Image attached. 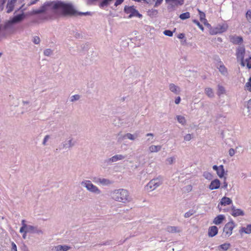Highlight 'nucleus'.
I'll list each match as a JSON object with an SVG mask.
<instances>
[{
  "label": "nucleus",
  "mask_w": 251,
  "mask_h": 251,
  "mask_svg": "<svg viewBox=\"0 0 251 251\" xmlns=\"http://www.w3.org/2000/svg\"><path fill=\"white\" fill-rule=\"evenodd\" d=\"M241 231L246 234L251 233V224L247 225L246 227H243L241 229Z\"/></svg>",
  "instance_id": "nucleus-34"
},
{
  "label": "nucleus",
  "mask_w": 251,
  "mask_h": 251,
  "mask_svg": "<svg viewBox=\"0 0 251 251\" xmlns=\"http://www.w3.org/2000/svg\"><path fill=\"white\" fill-rule=\"evenodd\" d=\"M124 11L126 13L129 15L128 16V18H131L132 17H133L139 18L142 17V15L140 14L136 9H135L133 6H126L124 8Z\"/></svg>",
  "instance_id": "nucleus-6"
},
{
  "label": "nucleus",
  "mask_w": 251,
  "mask_h": 251,
  "mask_svg": "<svg viewBox=\"0 0 251 251\" xmlns=\"http://www.w3.org/2000/svg\"><path fill=\"white\" fill-rule=\"evenodd\" d=\"M124 0H116L114 5L115 6H117L118 5L121 4L124 1Z\"/></svg>",
  "instance_id": "nucleus-59"
},
{
  "label": "nucleus",
  "mask_w": 251,
  "mask_h": 251,
  "mask_svg": "<svg viewBox=\"0 0 251 251\" xmlns=\"http://www.w3.org/2000/svg\"><path fill=\"white\" fill-rule=\"evenodd\" d=\"M110 195L112 200L124 203L130 202L132 200L129 191L126 189H115L111 192Z\"/></svg>",
  "instance_id": "nucleus-2"
},
{
  "label": "nucleus",
  "mask_w": 251,
  "mask_h": 251,
  "mask_svg": "<svg viewBox=\"0 0 251 251\" xmlns=\"http://www.w3.org/2000/svg\"><path fill=\"white\" fill-rule=\"evenodd\" d=\"M43 233V232L42 230L41 229L38 228L37 227V226H36L35 229L34 230V231L33 232V233H37L38 234H42Z\"/></svg>",
  "instance_id": "nucleus-55"
},
{
  "label": "nucleus",
  "mask_w": 251,
  "mask_h": 251,
  "mask_svg": "<svg viewBox=\"0 0 251 251\" xmlns=\"http://www.w3.org/2000/svg\"><path fill=\"white\" fill-rule=\"evenodd\" d=\"M170 90L174 93L176 94H178L180 92V88L174 83H171L169 84Z\"/></svg>",
  "instance_id": "nucleus-22"
},
{
  "label": "nucleus",
  "mask_w": 251,
  "mask_h": 251,
  "mask_svg": "<svg viewBox=\"0 0 251 251\" xmlns=\"http://www.w3.org/2000/svg\"><path fill=\"white\" fill-rule=\"evenodd\" d=\"M218 69L219 72L221 73L222 75L225 76H227L228 75V71L227 68L225 66L222 62L220 61L219 67Z\"/></svg>",
  "instance_id": "nucleus-18"
},
{
  "label": "nucleus",
  "mask_w": 251,
  "mask_h": 251,
  "mask_svg": "<svg viewBox=\"0 0 251 251\" xmlns=\"http://www.w3.org/2000/svg\"><path fill=\"white\" fill-rule=\"evenodd\" d=\"M36 226L28 225L26 228H25L26 232H28V233H33L34 230L35 229Z\"/></svg>",
  "instance_id": "nucleus-37"
},
{
  "label": "nucleus",
  "mask_w": 251,
  "mask_h": 251,
  "mask_svg": "<svg viewBox=\"0 0 251 251\" xmlns=\"http://www.w3.org/2000/svg\"><path fill=\"white\" fill-rule=\"evenodd\" d=\"M221 184L220 181L218 179L212 180L209 185V189L213 190L220 188Z\"/></svg>",
  "instance_id": "nucleus-14"
},
{
  "label": "nucleus",
  "mask_w": 251,
  "mask_h": 251,
  "mask_svg": "<svg viewBox=\"0 0 251 251\" xmlns=\"http://www.w3.org/2000/svg\"><path fill=\"white\" fill-rule=\"evenodd\" d=\"M231 214L233 217H237L239 216H244V212L241 209H238L235 206L232 205L231 207Z\"/></svg>",
  "instance_id": "nucleus-12"
},
{
  "label": "nucleus",
  "mask_w": 251,
  "mask_h": 251,
  "mask_svg": "<svg viewBox=\"0 0 251 251\" xmlns=\"http://www.w3.org/2000/svg\"><path fill=\"white\" fill-rule=\"evenodd\" d=\"M165 1L166 3L175 6L182 5L184 2V0H165Z\"/></svg>",
  "instance_id": "nucleus-23"
},
{
  "label": "nucleus",
  "mask_w": 251,
  "mask_h": 251,
  "mask_svg": "<svg viewBox=\"0 0 251 251\" xmlns=\"http://www.w3.org/2000/svg\"><path fill=\"white\" fill-rule=\"evenodd\" d=\"M93 181L95 183H99L102 186H108L113 183V181L104 178H94Z\"/></svg>",
  "instance_id": "nucleus-9"
},
{
  "label": "nucleus",
  "mask_w": 251,
  "mask_h": 251,
  "mask_svg": "<svg viewBox=\"0 0 251 251\" xmlns=\"http://www.w3.org/2000/svg\"><path fill=\"white\" fill-rule=\"evenodd\" d=\"M52 13L58 16H77L89 15L90 12H79L71 2L61 0L46 2L40 8L35 11V13L40 14Z\"/></svg>",
  "instance_id": "nucleus-1"
},
{
  "label": "nucleus",
  "mask_w": 251,
  "mask_h": 251,
  "mask_svg": "<svg viewBox=\"0 0 251 251\" xmlns=\"http://www.w3.org/2000/svg\"><path fill=\"white\" fill-rule=\"evenodd\" d=\"M160 145H151L149 147V151L151 153L157 152L161 149Z\"/></svg>",
  "instance_id": "nucleus-21"
},
{
  "label": "nucleus",
  "mask_w": 251,
  "mask_h": 251,
  "mask_svg": "<svg viewBox=\"0 0 251 251\" xmlns=\"http://www.w3.org/2000/svg\"><path fill=\"white\" fill-rule=\"evenodd\" d=\"M13 24H14L13 23V22L11 21V20L8 21L7 22H6L5 23V24L4 25V27H3L4 29L7 30L9 29H11L12 27V25Z\"/></svg>",
  "instance_id": "nucleus-31"
},
{
  "label": "nucleus",
  "mask_w": 251,
  "mask_h": 251,
  "mask_svg": "<svg viewBox=\"0 0 251 251\" xmlns=\"http://www.w3.org/2000/svg\"><path fill=\"white\" fill-rule=\"evenodd\" d=\"M180 98L179 97H178L175 100V103L176 104H178L180 103Z\"/></svg>",
  "instance_id": "nucleus-62"
},
{
  "label": "nucleus",
  "mask_w": 251,
  "mask_h": 251,
  "mask_svg": "<svg viewBox=\"0 0 251 251\" xmlns=\"http://www.w3.org/2000/svg\"><path fill=\"white\" fill-rule=\"evenodd\" d=\"M27 226L28 225L25 224V220H23L22 221V227L20 229V232L23 233L25 231V229Z\"/></svg>",
  "instance_id": "nucleus-38"
},
{
  "label": "nucleus",
  "mask_w": 251,
  "mask_h": 251,
  "mask_svg": "<svg viewBox=\"0 0 251 251\" xmlns=\"http://www.w3.org/2000/svg\"><path fill=\"white\" fill-rule=\"evenodd\" d=\"M52 53H53L52 50H51L50 49H46L44 51V54L47 56H49L51 55L52 54Z\"/></svg>",
  "instance_id": "nucleus-41"
},
{
  "label": "nucleus",
  "mask_w": 251,
  "mask_h": 251,
  "mask_svg": "<svg viewBox=\"0 0 251 251\" xmlns=\"http://www.w3.org/2000/svg\"><path fill=\"white\" fill-rule=\"evenodd\" d=\"M230 246V244L229 243H224L223 244H222L220 245L218 247V248L219 250H222L223 251H227L228 250Z\"/></svg>",
  "instance_id": "nucleus-32"
},
{
  "label": "nucleus",
  "mask_w": 251,
  "mask_h": 251,
  "mask_svg": "<svg viewBox=\"0 0 251 251\" xmlns=\"http://www.w3.org/2000/svg\"><path fill=\"white\" fill-rule=\"evenodd\" d=\"M126 156L122 154H116L105 160V162L110 163L112 162H117L119 160H123L126 158Z\"/></svg>",
  "instance_id": "nucleus-11"
},
{
  "label": "nucleus",
  "mask_w": 251,
  "mask_h": 251,
  "mask_svg": "<svg viewBox=\"0 0 251 251\" xmlns=\"http://www.w3.org/2000/svg\"><path fill=\"white\" fill-rule=\"evenodd\" d=\"M71 249L70 246L67 245H57L54 246L51 251H67Z\"/></svg>",
  "instance_id": "nucleus-16"
},
{
  "label": "nucleus",
  "mask_w": 251,
  "mask_h": 251,
  "mask_svg": "<svg viewBox=\"0 0 251 251\" xmlns=\"http://www.w3.org/2000/svg\"><path fill=\"white\" fill-rule=\"evenodd\" d=\"M11 245H12L11 251H17V246L14 242L12 243Z\"/></svg>",
  "instance_id": "nucleus-58"
},
{
  "label": "nucleus",
  "mask_w": 251,
  "mask_h": 251,
  "mask_svg": "<svg viewBox=\"0 0 251 251\" xmlns=\"http://www.w3.org/2000/svg\"><path fill=\"white\" fill-rule=\"evenodd\" d=\"M199 13L200 20L201 22H203L204 24H205L206 22V19H205V14L200 10L198 9Z\"/></svg>",
  "instance_id": "nucleus-28"
},
{
  "label": "nucleus",
  "mask_w": 251,
  "mask_h": 251,
  "mask_svg": "<svg viewBox=\"0 0 251 251\" xmlns=\"http://www.w3.org/2000/svg\"><path fill=\"white\" fill-rule=\"evenodd\" d=\"M203 176L205 178L210 180L212 178V175L211 173L208 172H205L203 173Z\"/></svg>",
  "instance_id": "nucleus-39"
},
{
  "label": "nucleus",
  "mask_w": 251,
  "mask_h": 251,
  "mask_svg": "<svg viewBox=\"0 0 251 251\" xmlns=\"http://www.w3.org/2000/svg\"><path fill=\"white\" fill-rule=\"evenodd\" d=\"M176 159L174 157H169L166 159V162L168 164H172L175 161Z\"/></svg>",
  "instance_id": "nucleus-43"
},
{
  "label": "nucleus",
  "mask_w": 251,
  "mask_h": 251,
  "mask_svg": "<svg viewBox=\"0 0 251 251\" xmlns=\"http://www.w3.org/2000/svg\"><path fill=\"white\" fill-rule=\"evenodd\" d=\"M163 181L162 177L159 176L150 180L146 185L145 188L148 191H152L162 185Z\"/></svg>",
  "instance_id": "nucleus-4"
},
{
  "label": "nucleus",
  "mask_w": 251,
  "mask_h": 251,
  "mask_svg": "<svg viewBox=\"0 0 251 251\" xmlns=\"http://www.w3.org/2000/svg\"><path fill=\"white\" fill-rule=\"evenodd\" d=\"M43 233V232L42 230L41 229L38 228L37 227V226H36L35 229L34 230V231L33 232V233H37L38 234H42Z\"/></svg>",
  "instance_id": "nucleus-54"
},
{
  "label": "nucleus",
  "mask_w": 251,
  "mask_h": 251,
  "mask_svg": "<svg viewBox=\"0 0 251 251\" xmlns=\"http://www.w3.org/2000/svg\"><path fill=\"white\" fill-rule=\"evenodd\" d=\"M166 230L167 232L171 233H179L181 231L180 227L176 226H168Z\"/></svg>",
  "instance_id": "nucleus-17"
},
{
  "label": "nucleus",
  "mask_w": 251,
  "mask_h": 251,
  "mask_svg": "<svg viewBox=\"0 0 251 251\" xmlns=\"http://www.w3.org/2000/svg\"><path fill=\"white\" fill-rule=\"evenodd\" d=\"M205 93L209 98H213L214 96L213 90L210 88H206L205 89Z\"/></svg>",
  "instance_id": "nucleus-29"
},
{
  "label": "nucleus",
  "mask_w": 251,
  "mask_h": 251,
  "mask_svg": "<svg viewBox=\"0 0 251 251\" xmlns=\"http://www.w3.org/2000/svg\"><path fill=\"white\" fill-rule=\"evenodd\" d=\"M33 42L35 44H39L40 42V39L38 36H34L33 39Z\"/></svg>",
  "instance_id": "nucleus-53"
},
{
  "label": "nucleus",
  "mask_w": 251,
  "mask_h": 251,
  "mask_svg": "<svg viewBox=\"0 0 251 251\" xmlns=\"http://www.w3.org/2000/svg\"><path fill=\"white\" fill-rule=\"evenodd\" d=\"M235 153V150L233 149H230L228 151V154L230 156H233Z\"/></svg>",
  "instance_id": "nucleus-57"
},
{
  "label": "nucleus",
  "mask_w": 251,
  "mask_h": 251,
  "mask_svg": "<svg viewBox=\"0 0 251 251\" xmlns=\"http://www.w3.org/2000/svg\"><path fill=\"white\" fill-rule=\"evenodd\" d=\"M218 168H219L216 172V173L220 178H222L224 177L225 174V169L224 166L221 165L219 166Z\"/></svg>",
  "instance_id": "nucleus-25"
},
{
  "label": "nucleus",
  "mask_w": 251,
  "mask_h": 251,
  "mask_svg": "<svg viewBox=\"0 0 251 251\" xmlns=\"http://www.w3.org/2000/svg\"><path fill=\"white\" fill-rule=\"evenodd\" d=\"M16 1L17 0H8L6 7L7 13H10L13 10Z\"/></svg>",
  "instance_id": "nucleus-15"
},
{
  "label": "nucleus",
  "mask_w": 251,
  "mask_h": 251,
  "mask_svg": "<svg viewBox=\"0 0 251 251\" xmlns=\"http://www.w3.org/2000/svg\"><path fill=\"white\" fill-rule=\"evenodd\" d=\"M7 0H0V11H2L4 9V4Z\"/></svg>",
  "instance_id": "nucleus-52"
},
{
  "label": "nucleus",
  "mask_w": 251,
  "mask_h": 251,
  "mask_svg": "<svg viewBox=\"0 0 251 251\" xmlns=\"http://www.w3.org/2000/svg\"><path fill=\"white\" fill-rule=\"evenodd\" d=\"M135 68L133 66H130L128 67L126 70L125 71L126 74H128L131 73V72L134 71Z\"/></svg>",
  "instance_id": "nucleus-42"
},
{
  "label": "nucleus",
  "mask_w": 251,
  "mask_h": 251,
  "mask_svg": "<svg viewBox=\"0 0 251 251\" xmlns=\"http://www.w3.org/2000/svg\"><path fill=\"white\" fill-rule=\"evenodd\" d=\"M113 0H103L100 4V7H104L108 5Z\"/></svg>",
  "instance_id": "nucleus-36"
},
{
  "label": "nucleus",
  "mask_w": 251,
  "mask_h": 251,
  "mask_svg": "<svg viewBox=\"0 0 251 251\" xmlns=\"http://www.w3.org/2000/svg\"><path fill=\"white\" fill-rule=\"evenodd\" d=\"M28 233V232H26V230L25 229V231L22 233L23 234V238L25 239L26 238V233Z\"/></svg>",
  "instance_id": "nucleus-63"
},
{
  "label": "nucleus",
  "mask_w": 251,
  "mask_h": 251,
  "mask_svg": "<svg viewBox=\"0 0 251 251\" xmlns=\"http://www.w3.org/2000/svg\"><path fill=\"white\" fill-rule=\"evenodd\" d=\"M25 18V15L23 13L17 15L13 17L11 20L13 24H16L21 22Z\"/></svg>",
  "instance_id": "nucleus-19"
},
{
  "label": "nucleus",
  "mask_w": 251,
  "mask_h": 251,
  "mask_svg": "<svg viewBox=\"0 0 251 251\" xmlns=\"http://www.w3.org/2000/svg\"><path fill=\"white\" fill-rule=\"evenodd\" d=\"M246 18L248 21L250 23H251V11L250 10H248L246 13Z\"/></svg>",
  "instance_id": "nucleus-46"
},
{
  "label": "nucleus",
  "mask_w": 251,
  "mask_h": 251,
  "mask_svg": "<svg viewBox=\"0 0 251 251\" xmlns=\"http://www.w3.org/2000/svg\"><path fill=\"white\" fill-rule=\"evenodd\" d=\"M247 63V66L249 69H251V56L245 60Z\"/></svg>",
  "instance_id": "nucleus-50"
},
{
  "label": "nucleus",
  "mask_w": 251,
  "mask_h": 251,
  "mask_svg": "<svg viewBox=\"0 0 251 251\" xmlns=\"http://www.w3.org/2000/svg\"><path fill=\"white\" fill-rule=\"evenodd\" d=\"M218 228L216 226H212L209 227L208 230V236L209 237H214L218 233Z\"/></svg>",
  "instance_id": "nucleus-20"
},
{
  "label": "nucleus",
  "mask_w": 251,
  "mask_h": 251,
  "mask_svg": "<svg viewBox=\"0 0 251 251\" xmlns=\"http://www.w3.org/2000/svg\"><path fill=\"white\" fill-rule=\"evenodd\" d=\"M245 86L247 90L251 92V77L249 78V81L246 83Z\"/></svg>",
  "instance_id": "nucleus-45"
},
{
  "label": "nucleus",
  "mask_w": 251,
  "mask_h": 251,
  "mask_svg": "<svg viewBox=\"0 0 251 251\" xmlns=\"http://www.w3.org/2000/svg\"><path fill=\"white\" fill-rule=\"evenodd\" d=\"M80 96L79 95H75L71 97L70 101L71 102H74L80 99Z\"/></svg>",
  "instance_id": "nucleus-40"
},
{
  "label": "nucleus",
  "mask_w": 251,
  "mask_h": 251,
  "mask_svg": "<svg viewBox=\"0 0 251 251\" xmlns=\"http://www.w3.org/2000/svg\"><path fill=\"white\" fill-rule=\"evenodd\" d=\"M137 137H138L137 134H132L129 133L126 134L123 137L124 138H127L130 140H132V141L135 140Z\"/></svg>",
  "instance_id": "nucleus-27"
},
{
  "label": "nucleus",
  "mask_w": 251,
  "mask_h": 251,
  "mask_svg": "<svg viewBox=\"0 0 251 251\" xmlns=\"http://www.w3.org/2000/svg\"><path fill=\"white\" fill-rule=\"evenodd\" d=\"M163 33L164 35L169 36V37H172L173 35V32L170 30H164L163 32Z\"/></svg>",
  "instance_id": "nucleus-47"
},
{
  "label": "nucleus",
  "mask_w": 251,
  "mask_h": 251,
  "mask_svg": "<svg viewBox=\"0 0 251 251\" xmlns=\"http://www.w3.org/2000/svg\"><path fill=\"white\" fill-rule=\"evenodd\" d=\"M184 37V34L183 33H180L178 35L177 38L179 39H183Z\"/></svg>",
  "instance_id": "nucleus-64"
},
{
  "label": "nucleus",
  "mask_w": 251,
  "mask_h": 251,
  "mask_svg": "<svg viewBox=\"0 0 251 251\" xmlns=\"http://www.w3.org/2000/svg\"><path fill=\"white\" fill-rule=\"evenodd\" d=\"M193 22L196 25H197L198 26V27L202 30V31H203L204 30V27L203 26H202V25H201L200 22L196 20H194L193 21Z\"/></svg>",
  "instance_id": "nucleus-44"
},
{
  "label": "nucleus",
  "mask_w": 251,
  "mask_h": 251,
  "mask_svg": "<svg viewBox=\"0 0 251 251\" xmlns=\"http://www.w3.org/2000/svg\"><path fill=\"white\" fill-rule=\"evenodd\" d=\"M229 38L230 42L234 45H240L243 42V39L241 36L236 35H231Z\"/></svg>",
  "instance_id": "nucleus-10"
},
{
  "label": "nucleus",
  "mask_w": 251,
  "mask_h": 251,
  "mask_svg": "<svg viewBox=\"0 0 251 251\" xmlns=\"http://www.w3.org/2000/svg\"><path fill=\"white\" fill-rule=\"evenodd\" d=\"M50 138V135H46L45 136V137L43 139V142H42L43 145L46 146L47 145V141L49 140Z\"/></svg>",
  "instance_id": "nucleus-51"
},
{
  "label": "nucleus",
  "mask_w": 251,
  "mask_h": 251,
  "mask_svg": "<svg viewBox=\"0 0 251 251\" xmlns=\"http://www.w3.org/2000/svg\"><path fill=\"white\" fill-rule=\"evenodd\" d=\"M75 144V142L74 140V139L72 137L69 138L67 140H66L61 145V149H71Z\"/></svg>",
  "instance_id": "nucleus-8"
},
{
  "label": "nucleus",
  "mask_w": 251,
  "mask_h": 251,
  "mask_svg": "<svg viewBox=\"0 0 251 251\" xmlns=\"http://www.w3.org/2000/svg\"><path fill=\"white\" fill-rule=\"evenodd\" d=\"M176 119L178 122L181 124L182 125H185L186 124V120L184 117L181 115L176 116Z\"/></svg>",
  "instance_id": "nucleus-30"
},
{
  "label": "nucleus",
  "mask_w": 251,
  "mask_h": 251,
  "mask_svg": "<svg viewBox=\"0 0 251 251\" xmlns=\"http://www.w3.org/2000/svg\"><path fill=\"white\" fill-rule=\"evenodd\" d=\"M245 54V48L243 46H238L236 50V56L238 61L241 62V65L244 67L245 66V62H244V58Z\"/></svg>",
  "instance_id": "nucleus-5"
},
{
  "label": "nucleus",
  "mask_w": 251,
  "mask_h": 251,
  "mask_svg": "<svg viewBox=\"0 0 251 251\" xmlns=\"http://www.w3.org/2000/svg\"><path fill=\"white\" fill-rule=\"evenodd\" d=\"M220 28L217 27V31L215 32L214 33L216 34L218 33H222L226 31L227 30V26L226 25H219Z\"/></svg>",
  "instance_id": "nucleus-26"
},
{
  "label": "nucleus",
  "mask_w": 251,
  "mask_h": 251,
  "mask_svg": "<svg viewBox=\"0 0 251 251\" xmlns=\"http://www.w3.org/2000/svg\"><path fill=\"white\" fill-rule=\"evenodd\" d=\"M225 217L223 215H219L216 217L215 218L213 223L215 225H218L222 223L223 221L224 220Z\"/></svg>",
  "instance_id": "nucleus-24"
},
{
  "label": "nucleus",
  "mask_w": 251,
  "mask_h": 251,
  "mask_svg": "<svg viewBox=\"0 0 251 251\" xmlns=\"http://www.w3.org/2000/svg\"><path fill=\"white\" fill-rule=\"evenodd\" d=\"M226 92V90L225 88L220 85H218V91H217V95L218 96H220L222 94H225Z\"/></svg>",
  "instance_id": "nucleus-33"
},
{
  "label": "nucleus",
  "mask_w": 251,
  "mask_h": 251,
  "mask_svg": "<svg viewBox=\"0 0 251 251\" xmlns=\"http://www.w3.org/2000/svg\"><path fill=\"white\" fill-rule=\"evenodd\" d=\"M235 227L234 223L233 221L229 222L226 224L224 227V232L226 236H229L232 233V230Z\"/></svg>",
  "instance_id": "nucleus-7"
},
{
  "label": "nucleus",
  "mask_w": 251,
  "mask_h": 251,
  "mask_svg": "<svg viewBox=\"0 0 251 251\" xmlns=\"http://www.w3.org/2000/svg\"><path fill=\"white\" fill-rule=\"evenodd\" d=\"M163 0H155V6L157 7L161 4V3L162 2Z\"/></svg>",
  "instance_id": "nucleus-60"
},
{
  "label": "nucleus",
  "mask_w": 251,
  "mask_h": 251,
  "mask_svg": "<svg viewBox=\"0 0 251 251\" xmlns=\"http://www.w3.org/2000/svg\"><path fill=\"white\" fill-rule=\"evenodd\" d=\"M226 178L225 177L224 179V181L223 182V186H222V188L225 189H226L227 187V183L226 182Z\"/></svg>",
  "instance_id": "nucleus-61"
},
{
  "label": "nucleus",
  "mask_w": 251,
  "mask_h": 251,
  "mask_svg": "<svg viewBox=\"0 0 251 251\" xmlns=\"http://www.w3.org/2000/svg\"><path fill=\"white\" fill-rule=\"evenodd\" d=\"M81 185L92 193L96 195H100L101 193V190L90 180H84L81 182Z\"/></svg>",
  "instance_id": "nucleus-3"
},
{
  "label": "nucleus",
  "mask_w": 251,
  "mask_h": 251,
  "mask_svg": "<svg viewBox=\"0 0 251 251\" xmlns=\"http://www.w3.org/2000/svg\"><path fill=\"white\" fill-rule=\"evenodd\" d=\"M191 139H192V135L191 134H187L184 137V139L186 141H189Z\"/></svg>",
  "instance_id": "nucleus-56"
},
{
  "label": "nucleus",
  "mask_w": 251,
  "mask_h": 251,
  "mask_svg": "<svg viewBox=\"0 0 251 251\" xmlns=\"http://www.w3.org/2000/svg\"><path fill=\"white\" fill-rule=\"evenodd\" d=\"M194 212L193 210H190L187 212H186L184 214V217L186 218H189L192 215L194 214Z\"/></svg>",
  "instance_id": "nucleus-49"
},
{
  "label": "nucleus",
  "mask_w": 251,
  "mask_h": 251,
  "mask_svg": "<svg viewBox=\"0 0 251 251\" xmlns=\"http://www.w3.org/2000/svg\"><path fill=\"white\" fill-rule=\"evenodd\" d=\"M190 17V14L189 12H187L183 13L179 15V18L182 20L187 19Z\"/></svg>",
  "instance_id": "nucleus-35"
},
{
  "label": "nucleus",
  "mask_w": 251,
  "mask_h": 251,
  "mask_svg": "<svg viewBox=\"0 0 251 251\" xmlns=\"http://www.w3.org/2000/svg\"><path fill=\"white\" fill-rule=\"evenodd\" d=\"M22 103L23 106L26 108H27V107H29L30 106V102L28 100H23Z\"/></svg>",
  "instance_id": "nucleus-48"
},
{
  "label": "nucleus",
  "mask_w": 251,
  "mask_h": 251,
  "mask_svg": "<svg viewBox=\"0 0 251 251\" xmlns=\"http://www.w3.org/2000/svg\"><path fill=\"white\" fill-rule=\"evenodd\" d=\"M232 200L228 197H224L222 198L219 204H218V207L220 210H221V208H220V204L221 205L226 206V205H229L232 203Z\"/></svg>",
  "instance_id": "nucleus-13"
}]
</instances>
